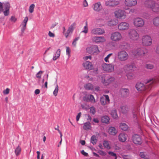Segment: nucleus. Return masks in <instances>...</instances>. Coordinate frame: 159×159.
Segmentation results:
<instances>
[{"label": "nucleus", "instance_id": "obj_20", "mask_svg": "<svg viewBox=\"0 0 159 159\" xmlns=\"http://www.w3.org/2000/svg\"><path fill=\"white\" fill-rule=\"evenodd\" d=\"M92 7L93 9L97 12L99 11L102 9V6L100 2H98L94 4Z\"/></svg>", "mask_w": 159, "mask_h": 159}, {"label": "nucleus", "instance_id": "obj_51", "mask_svg": "<svg viewBox=\"0 0 159 159\" xmlns=\"http://www.w3.org/2000/svg\"><path fill=\"white\" fill-rule=\"evenodd\" d=\"M142 16H143V17L144 18H145L146 19H148L149 18V16H150L148 13L145 12L143 14Z\"/></svg>", "mask_w": 159, "mask_h": 159}, {"label": "nucleus", "instance_id": "obj_41", "mask_svg": "<svg viewBox=\"0 0 159 159\" xmlns=\"http://www.w3.org/2000/svg\"><path fill=\"white\" fill-rule=\"evenodd\" d=\"M35 7V5L34 4H31L29 8V11L30 13H32L34 11V9Z\"/></svg>", "mask_w": 159, "mask_h": 159}, {"label": "nucleus", "instance_id": "obj_8", "mask_svg": "<svg viewBox=\"0 0 159 159\" xmlns=\"http://www.w3.org/2000/svg\"><path fill=\"white\" fill-rule=\"evenodd\" d=\"M122 38V36L119 32H116L111 34V39L112 41L117 42L120 40Z\"/></svg>", "mask_w": 159, "mask_h": 159}, {"label": "nucleus", "instance_id": "obj_21", "mask_svg": "<svg viewBox=\"0 0 159 159\" xmlns=\"http://www.w3.org/2000/svg\"><path fill=\"white\" fill-rule=\"evenodd\" d=\"M91 33L95 34L101 35L104 34L105 31L101 28H97L93 29L91 31Z\"/></svg>", "mask_w": 159, "mask_h": 159}, {"label": "nucleus", "instance_id": "obj_7", "mask_svg": "<svg viewBox=\"0 0 159 159\" xmlns=\"http://www.w3.org/2000/svg\"><path fill=\"white\" fill-rule=\"evenodd\" d=\"M116 17L117 18L125 19L126 17V13L125 11L120 9H119L115 11L114 12Z\"/></svg>", "mask_w": 159, "mask_h": 159}, {"label": "nucleus", "instance_id": "obj_14", "mask_svg": "<svg viewBox=\"0 0 159 159\" xmlns=\"http://www.w3.org/2000/svg\"><path fill=\"white\" fill-rule=\"evenodd\" d=\"M93 41L96 43L104 42L106 39L103 36H95L93 38Z\"/></svg>", "mask_w": 159, "mask_h": 159}, {"label": "nucleus", "instance_id": "obj_6", "mask_svg": "<svg viewBox=\"0 0 159 159\" xmlns=\"http://www.w3.org/2000/svg\"><path fill=\"white\" fill-rule=\"evenodd\" d=\"M143 44L145 46H148L152 44V39L149 36L145 35L143 36L142 39Z\"/></svg>", "mask_w": 159, "mask_h": 159}, {"label": "nucleus", "instance_id": "obj_48", "mask_svg": "<svg viewBox=\"0 0 159 159\" xmlns=\"http://www.w3.org/2000/svg\"><path fill=\"white\" fill-rule=\"evenodd\" d=\"M104 99H105L106 102L107 104L109 103L110 102V99L108 96L107 95H104Z\"/></svg>", "mask_w": 159, "mask_h": 159}, {"label": "nucleus", "instance_id": "obj_9", "mask_svg": "<svg viewBox=\"0 0 159 159\" xmlns=\"http://www.w3.org/2000/svg\"><path fill=\"white\" fill-rule=\"evenodd\" d=\"M144 24V20L141 18L137 17L134 19V24L135 26L141 27L143 26Z\"/></svg>", "mask_w": 159, "mask_h": 159}, {"label": "nucleus", "instance_id": "obj_49", "mask_svg": "<svg viewBox=\"0 0 159 159\" xmlns=\"http://www.w3.org/2000/svg\"><path fill=\"white\" fill-rule=\"evenodd\" d=\"M153 65L151 64H147L146 65V68L149 69H152L153 68Z\"/></svg>", "mask_w": 159, "mask_h": 159}, {"label": "nucleus", "instance_id": "obj_39", "mask_svg": "<svg viewBox=\"0 0 159 159\" xmlns=\"http://www.w3.org/2000/svg\"><path fill=\"white\" fill-rule=\"evenodd\" d=\"M126 72L127 73L126 76L128 79H131L134 76V75L132 72H129L128 71H126Z\"/></svg>", "mask_w": 159, "mask_h": 159}, {"label": "nucleus", "instance_id": "obj_42", "mask_svg": "<svg viewBox=\"0 0 159 159\" xmlns=\"http://www.w3.org/2000/svg\"><path fill=\"white\" fill-rule=\"evenodd\" d=\"M100 100L101 104L103 105H105L107 104L103 97L101 98Z\"/></svg>", "mask_w": 159, "mask_h": 159}, {"label": "nucleus", "instance_id": "obj_18", "mask_svg": "<svg viewBox=\"0 0 159 159\" xmlns=\"http://www.w3.org/2000/svg\"><path fill=\"white\" fill-rule=\"evenodd\" d=\"M83 66L84 68L87 70H91L94 68L92 63L89 61H86L83 64Z\"/></svg>", "mask_w": 159, "mask_h": 159}, {"label": "nucleus", "instance_id": "obj_33", "mask_svg": "<svg viewBox=\"0 0 159 159\" xmlns=\"http://www.w3.org/2000/svg\"><path fill=\"white\" fill-rule=\"evenodd\" d=\"M21 149L20 147L18 145L15 150V153L16 156L19 155L21 153Z\"/></svg>", "mask_w": 159, "mask_h": 159}, {"label": "nucleus", "instance_id": "obj_5", "mask_svg": "<svg viewBox=\"0 0 159 159\" xmlns=\"http://www.w3.org/2000/svg\"><path fill=\"white\" fill-rule=\"evenodd\" d=\"M101 78L102 83L104 85L106 86L108 85L115 80V78L114 77L105 78L104 76H102Z\"/></svg>", "mask_w": 159, "mask_h": 159}, {"label": "nucleus", "instance_id": "obj_11", "mask_svg": "<svg viewBox=\"0 0 159 159\" xmlns=\"http://www.w3.org/2000/svg\"><path fill=\"white\" fill-rule=\"evenodd\" d=\"M86 50L87 52L90 54L99 52L98 46L96 45H93L89 47H88L86 48Z\"/></svg>", "mask_w": 159, "mask_h": 159}, {"label": "nucleus", "instance_id": "obj_13", "mask_svg": "<svg viewBox=\"0 0 159 159\" xmlns=\"http://www.w3.org/2000/svg\"><path fill=\"white\" fill-rule=\"evenodd\" d=\"M133 142L136 144H141L142 143L141 137L138 134H134L132 137Z\"/></svg>", "mask_w": 159, "mask_h": 159}, {"label": "nucleus", "instance_id": "obj_28", "mask_svg": "<svg viewBox=\"0 0 159 159\" xmlns=\"http://www.w3.org/2000/svg\"><path fill=\"white\" fill-rule=\"evenodd\" d=\"M119 111L123 114H126L128 111V107L126 106H120Z\"/></svg>", "mask_w": 159, "mask_h": 159}, {"label": "nucleus", "instance_id": "obj_38", "mask_svg": "<svg viewBox=\"0 0 159 159\" xmlns=\"http://www.w3.org/2000/svg\"><path fill=\"white\" fill-rule=\"evenodd\" d=\"M120 127L121 129L124 131H126L128 128V126L125 123L120 124Z\"/></svg>", "mask_w": 159, "mask_h": 159}, {"label": "nucleus", "instance_id": "obj_59", "mask_svg": "<svg viewBox=\"0 0 159 159\" xmlns=\"http://www.w3.org/2000/svg\"><path fill=\"white\" fill-rule=\"evenodd\" d=\"M55 129L56 130H57L58 131L59 133V134L60 135V137H61H61L62 136V134L61 132V131L59 130V129L58 125H57V128H55Z\"/></svg>", "mask_w": 159, "mask_h": 159}, {"label": "nucleus", "instance_id": "obj_54", "mask_svg": "<svg viewBox=\"0 0 159 159\" xmlns=\"http://www.w3.org/2000/svg\"><path fill=\"white\" fill-rule=\"evenodd\" d=\"M10 89L9 88H7L5 90L3 91V93L4 94H7L9 93Z\"/></svg>", "mask_w": 159, "mask_h": 159}, {"label": "nucleus", "instance_id": "obj_45", "mask_svg": "<svg viewBox=\"0 0 159 159\" xmlns=\"http://www.w3.org/2000/svg\"><path fill=\"white\" fill-rule=\"evenodd\" d=\"M139 155L140 156V157L142 158L145 159L147 158V155H146L145 153L144 152H140L139 154Z\"/></svg>", "mask_w": 159, "mask_h": 159}, {"label": "nucleus", "instance_id": "obj_36", "mask_svg": "<svg viewBox=\"0 0 159 159\" xmlns=\"http://www.w3.org/2000/svg\"><path fill=\"white\" fill-rule=\"evenodd\" d=\"M84 87L86 90H92L93 89V86L92 84L88 83L86 84L84 86Z\"/></svg>", "mask_w": 159, "mask_h": 159}, {"label": "nucleus", "instance_id": "obj_19", "mask_svg": "<svg viewBox=\"0 0 159 159\" xmlns=\"http://www.w3.org/2000/svg\"><path fill=\"white\" fill-rule=\"evenodd\" d=\"M136 67L134 64H128L125 65L124 67V69L126 71L132 72L133 71L135 70Z\"/></svg>", "mask_w": 159, "mask_h": 159}, {"label": "nucleus", "instance_id": "obj_61", "mask_svg": "<svg viewBox=\"0 0 159 159\" xmlns=\"http://www.w3.org/2000/svg\"><path fill=\"white\" fill-rule=\"evenodd\" d=\"M83 5L84 7H86L88 6L87 2L86 0H84L83 2Z\"/></svg>", "mask_w": 159, "mask_h": 159}, {"label": "nucleus", "instance_id": "obj_2", "mask_svg": "<svg viewBox=\"0 0 159 159\" xmlns=\"http://www.w3.org/2000/svg\"><path fill=\"white\" fill-rule=\"evenodd\" d=\"M10 4L8 2L2 3L0 2V13L3 12L5 16H8L10 13Z\"/></svg>", "mask_w": 159, "mask_h": 159}, {"label": "nucleus", "instance_id": "obj_47", "mask_svg": "<svg viewBox=\"0 0 159 159\" xmlns=\"http://www.w3.org/2000/svg\"><path fill=\"white\" fill-rule=\"evenodd\" d=\"M70 50L69 47H66V54L69 57H70Z\"/></svg>", "mask_w": 159, "mask_h": 159}, {"label": "nucleus", "instance_id": "obj_52", "mask_svg": "<svg viewBox=\"0 0 159 159\" xmlns=\"http://www.w3.org/2000/svg\"><path fill=\"white\" fill-rule=\"evenodd\" d=\"M61 54V50L58 49L57 50L56 53L54 55H56L57 57H59Z\"/></svg>", "mask_w": 159, "mask_h": 159}, {"label": "nucleus", "instance_id": "obj_50", "mask_svg": "<svg viewBox=\"0 0 159 159\" xmlns=\"http://www.w3.org/2000/svg\"><path fill=\"white\" fill-rule=\"evenodd\" d=\"M154 81L155 80H153V79H150L149 80H146L145 83L146 84H148L150 83V84H151L153 83Z\"/></svg>", "mask_w": 159, "mask_h": 159}, {"label": "nucleus", "instance_id": "obj_53", "mask_svg": "<svg viewBox=\"0 0 159 159\" xmlns=\"http://www.w3.org/2000/svg\"><path fill=\"white\" fill-rule=\"evenodd\" d=\"M112 53H110L108 55H107V56L106 57H105V58L104 59V60H105V61L106 62H109V61L108 60V59L109 57L111 55H112Z\"/></svg>", "mask_w": 159, "mask_h": 159}, {"label": "nucleus", "instance_id": "obj_64", "mask_svg": "<svg viewBox=\"0 0 159 159\" xmlns=\"http://www.w3.org/2000/svg\"><path fill=\"white\" fill-rule=\"evenodd\" d=\"M40 90L39 89H36L34 91V93L35 94H38L40 93Z\"/></svg>", "mask_w": 159, "mask_h": 159}, {"label": "nucleus", "instance_id": "obj_58", "mask_svg": "<svg viewBox=\"0 0 159 159\" xmlns=\"http://www.w3.org/2000/svg\"><path fill=\"white\" fill-rule=\"evenodd\" d=\"M81 153L82 155L86 157L88 156V153L85 152L84 150L81 151Z\"/></svg>", "mask_w": 159, "mask_h": 159}, {"label": "nucleus", "instance_id": "obj_26", "mask_svg": "<svg viewBox=\"0 0 159 159\" xmlns=\"http://www.w3.org/2000/svg\"><path fill=\"white\" fill-rule=\"evenodd\" d=\"M108 133L110 134L115 135L117 133V131L114 127H110L108 129Z\"/></svg>", "mask_w": 159, "mask_h": 159}, {"label": "nucleus", "instance_id": "obj_27", "mask_svg": "<svg viewBox=\"0 0 159 159\" xmlns=\"http://www.w3.org/2000/svg\"><path fill=\"white\" fill-rule=\"evenodd\" d=\"M118 139L119 141L122 142H125L127 139L126 135L124 133H120L118 136Z\"/></svg>", "mask_w": 159, "mask_h": 159}, {"label": "nucleus", "instance_id": "obj_29", "mask_svg": "<svg viewBox=\"0 0 159 159\" xmlns=\"http://www.w3.org/2000/svg\"><path fill=\"white\" fill-rule=\"evenodd\" d=\"M118 23V20L116 19H113L110 20L108 22V25L110 26L115 25Z\"/></svg>", "mask_w": 159, "mask_h": 159}, {"label": "nucleus", "instance_id": "obj_30", "mask_svg": "<svg viewBox=\"0 0 159 159\" xmlns=\"http://www.w3.org/2000/svg\"><path fill=\"white\" fill-rule=\"evenodd\" d=\"M91 128V124L89 122H86L84 124L83 128L84 130H88L90 129Z\"/></svg>", "mask_w": 159, "mask_h": 159}, {"label": "nucleus", "instance_id": "obj_32", "mask_svg": "<svg viewBox=\"0 0 159 159\" xmlns=\"http://www.w3.org/2000/svg\"><path fill=\"white\" fill-rule=\"evenodd\" d=\"M98 141L97 138L95 135H92L90 139V142L93 145L96 144Z\"/></svg>", "mask_w": 159, "mask_h": 159}, {"label": "nucleus", "instance_id": "obj_24", "mask_svg": "<svg viewBox=\"0 0 159 159\" xmlns=\"http://www.w3.org/2000/svg\"><path fill=\"white\" fill-rule=\"evenodd\" d=\"M136 88L139 91H143L145 89V88L144 84L141 82H138L136 84Z\"/></svg>", "mask_w": 159, "mask_h": 159}, {"label": "nucleus", "instance_id": "obj_3", "mask_svg": "<svg viewBox=\"0 0 159 159\" xmlns=\"http://www.w3.org/2000/svg\"><path fill=\"white\" fill-rule=\"evenodd\" d=\"M147 52V50L145 48H139L132 52L135 57H141L144 55Z\"/></svg>", "mask_w": 159, "mask_h": 159}, {"label": "nucleus", "instance_id": "obj_23", "mask_svg": "<svg viewBox=\"0 0 159 159\" xmlns=\"http://www.w3.org/2000/svg\"><path fill=\"white\" fill-rule=\"evenodd\" d=\"M119 3L118 1L116 0H109L106 2L105 4L106 6L111 7H114L116 6Z\"/></svg>", "mask_w": 159, "mask_h": 159}, {"label": "nucleus", "instance_id": "obj_22", "mask_svg": "<svg viewBox=\"0 0 159 159\" xmlns=\"http://www.w3.org/2000/svg\"><path fill=\"white\" fill-rule=\"evenodd\" d=\"M75 25V23H72L68 28L67 31V32L64 35L66 38H68L70 33H72L74 29V26Z\"/></svg>", "mask_w": 159, "mask_h": 159}, {"label": "nucleus", "instance_id": "obj_34", "mask_svg": "<svg viewBox=\"0 0 159 159\" xmlns=\"http://www.w3.org/2000/svg\"><path fill=\"white\" fill-rule=\"evenodd\" d=\"M153 24L156 26H159V17L154 18L153 20Z\"/></svg>", "mask_w": 159, "mask_h": 159}, {"label": "nucleus", "instance_id": "obj_40", "mask_svg": "<svg viewBox=\"0 0 159 159\" xmlns=\"http://www.w3.org/2000/svg\"><path fill=\"white\" fill-rule=\"evenodd\" d=\"M88 30L87 22V21H86L85 25L84 28V30L81 31V33H84L86 34L88 32Z\"/></svg>", "mask_w": 159, "mask_h": 159}, {"label": "nucleus", "instance_id": "obj_31", "mask_svg": "<svg viewBox=\"0 0 159 159\" xmlns=\"http://www.w3.org/2000/svg\"><path fill=\"white\" fill-rule=\"evenodd\" d=\"M110 119L107 116H102L101 118V120L102 123H108L109 122Z\"/></svg>", "mask_w": 159, "mask_h": 159}, {"label": "nucleus", "instance_id": "obj_60", "mask_svg": "<svg viewBox=\"0 0 159 159\" xmlns=\"http://www.w3.org/2000/svg\"><path fill=\"white\" fill-rule=\"evenodd\" d=\"M98 152L101 155L103 156L106 154L105 152L99 150L98 151Z\"/></svg>", "mask_w": 159, "mask_h": 159}, {"label": "nucleus", "instance_id": "obj_46", "mask_svg": "<svg viewBox=\"0 0 159 159\" xmlns=\"http://www.w3.org/2000/svg\"><path fill=\"white\" fill-rule=\"evenodd\" d=\"M43 72V71L40 70L36 74V76L37 78L39 79H40L41 78V75L42 73Z\"/></svg>", "mask_w": 159, "mask_h": 159}, {"label": "nucleus", "instance_id": "obj_1", "mask_svg": "<svg viewBox=\"0 0 159 159\" xmlns=\"http://www.w3.org/2000/svg\"><path fill=\"white\" fill-rule=\"evenodd\" d=\"M144 4L146 7L151 9L153 12L156 13L159 12V4L154 1L147 0L144 2Z\"/></svg>", "mask_w": 159, "mask_h": 159}, {"label": "nucleus", "instance_id": "obj_56", "mask_svg": "<svg viewBox=\"0 0 159 159\" xmlns=\"http://www.w3.org/2000/svg\"><path fill=\"white\" fill-rule=\"evenodd\" d=\"M90 111V113L93 115H94L95 112V111L94 108L91 107Z\"/></svg>", "mask_w": 159, "mask_h": 159}, {"label": "nucleus", "instance_id": "obj_44", "mask_svg": "<svg viewBox=\"0 0 159 159\" xmlns=\"http://www.w3.org/2000/svg\"><path fill=\"white\" fill-rule=\"evenodd\" d=\"M28 20V18L27 16L25 17L23 21V22L22 23V25L24 26H26Z\"/></svg>", "mask_w": 159, "mask_h": 159}, {"label": "nucleus", "instance_id": "obj_55", "mask_svg": "<svg viewBox=\"0 0 159 159\" xmlns=\"http://www.w3.org/2000/svg\"><path fill=\"white\" fill-rule=\"evenodd\" d=\"M81 115V112H80L78 113V115L76 116V120L77 121H78Z\"/></svg>", "mask_w": 159, "mask_h": 159}, {"label": "nucleus", "instance_id": "obj_35", "mask_svg": "<svg viewBox=\"0 0 159 159\" xmlns=\"http://www.w3.org/2000/svg\"><path fill=\"white\" fill-rule=\"evenodd\" d=\"M103 145L104 147L107 149H109L111 148V146L109 142L107 141L104 140L103 141Z\"/></svg>", "mask_w": 159, "mask_h": 159}, {"label": "nucleus", "instance_id": "obj_15", "mask_svg": "<svg viewBox=\"0 0 159 159\" xmlns=\"http://www.w3.org/2000/svg\"><path fill=\"white\" fill-rule=\"evenodd\" d=\"M129 27L128 23L125 22H121L118 25V29L120 30L128 29Z\"/></svg>", "mask_w": 159, "mask_h": 159}, {"label": "nucleus", "instance_id": "obj_16", "mask_svg": "<svg viewBox=\"0 0 159 159\" xmlns=\"http://www.w3.org/2000/svg\"><path fill=\"white\" fill-rule=\"evenodd\" d=\"M102 68L104 71L108 72H111L114 69V66L110 64H105L102 66Z\"/></svg>", "mask_w": 159, "mask_h": 159}, {"label": "nucleus", "instance_id": "obj_37", "mask_svg": "<svg viewBox=\"0 0 159 159\" xmlns=\"http://www.w3.org/2000/svg\"><path fill=\"white\" fill-rule=\"evenodd\" d=\"M111 114L113 118L114 119H116L118 117V116L116 110H112L111 111Z\"/></svg>", "mask_w": 159, "mask_h": 159}, {"label": "nucleus", "instance_id": "obj_62", "mask_svg": "<svg viewBox=\"0 0 159 159\" xmlns=\"http://www.w3.org/2000/svg\"><path fill=\"white\" fill-rule=\"evenodd\" d=\"M48 34L50 37H54L55 36L54 34L52 33L51 31H49Z\"/></svg>", "mask_w": 159, "mask_h": 159}, {"label": "nucleus", "instance_id": "obj_57", "mask_svg": "<svg viewBox=\"0 0 159 159\" xmlns=\"http://www.w3.org/2000/svg\"><path fill=\"white\" fill-rule=\"evenodd\" d=\"M17 20L16 18L14 16H11L10 18V20L14 22H15Z\"/></svg>", "mask_w": 159, "mask_h": 159}, {"label": "nucleus", "instance_id": "obj_43", "mask_svg": "<svg viewBox=\"0 0 159 159\" xmlns=\"http://www.w3.org/2000/svg\"><path fill=\"white\" fill-rule=\"evenodd\" d=\"M58 91V86L57 84L56 85V86L55 87V89L53 92V94L55 96H56L57 95Z\"/></svg>", "mask_w": 159, "mask_h": 159}, {"label": "nucleus", "instance_id": "obj_10", "mask_svg": "<svg viewBox=\"0 0 159 159\" xmlns=\"http://www.w3.org/2000/svg\"><path fill=\"white\" fill-rule=\"evenodd\" d=\"M129 34L130 39L133 40H137L139 38V34L135 30H130Z\"/></svg>", "mask_w": 159, "mask_h": 159}, {"label": "nucleus", "instance_id": "obj_12", "mask_svg": "<svg viewBox=\"0 0 159 159\" xmlns=\"http://www.w3.org/2000/svg\"><path fill=\"white\" fill-rule=\"evenodd\" d=\"M83 99L86 102H91L94 103L96 102L94 96L92 94H85L83 97Z\"/></svg>", "mask_w": 159, "mask_h": 159}, {"label": "nucleus", "instance_id": "obj_17", "mask_svg": "<svg viewBox=\"0 0 159 159\" xmlns=\"http://www.w3.org/2000/svg\"><path fill=\"white\" fill-rule=\"evenodd\" d=\"M137 4V0H125V4L128 7H132L136 5Z\"/></svg>", "mask_w": 159, "mask_h": 159}, {"label": "nucleus", "instance_id": "obj_63", "mask_svg": "<svg viewBox=\"0 0 159 159\" xmlns=\"http://www.w3.org/2000/svg\"><path fill=\"white\" fill-rule=\"evenodd\" d=\"M108 154L111 156L115 157L116 156V153H114L113 152L110 151L108 152Z\"/></svg>", "mask_w": 159, "mask_h": 159}, {"label": "nucleus", "instance_id": "obj_4", "mask_svg": "<svg viewBox=\"0 0 159 159\" xmlns=\"http://www.w3.org/2000/svg\"><path fill=\"white\" fill-rule=\"evenodd\" d=\"M117 58L120 61H125L127 60L129 58V55L125 50H122L117 53Z\"/></svg>", "mask_w": 159, "mask_h": 159}, {"label": "nucleus", "instance_id": "obj_25", "mask_svg": "<svg viewBox=\"0 0 159 159\" xmlns=\"http://www.w3.org/2000/svg\"><path fill=\"white\" fill-rule=\"evenodd\" d=\"M121 94L124 97H127L129 94V90L127 89H120Z\"/></svg>", "mask_w": 159, "mask_h": 159}]
</instances>
